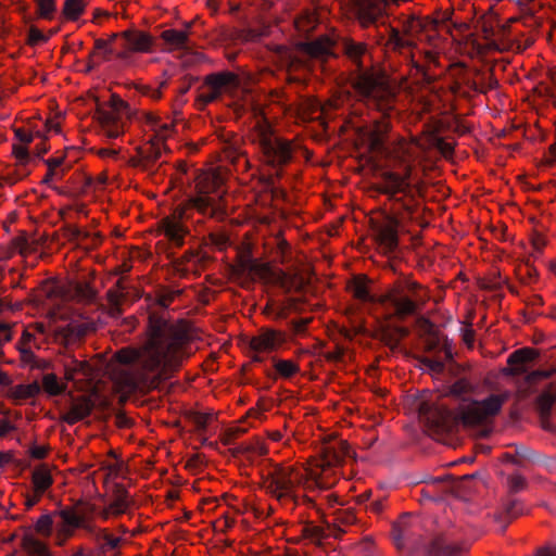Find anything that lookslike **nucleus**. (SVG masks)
I'll return each instance as SVG.
<instances>
[{"mask_svg":"<svg viewBox=\"0 0 556 556\" xmlns=\"http://www.w3.org/2000/svg\"><path fill=\"white\" fill-rule=\"evenodd\" d=\"M185 344L184 333L172 323L156 314L149 316L148 339L140 348H124L114 358L131 369L119 371L115 382L122 390L132 392L155 389L174 370Z\"/></svg>","mask_w":556,"mask_h":556,"instance_id":"1","label":"nucleus"},{"mask_svg":"<svg viewBox=\"0 0 556 556\" xmlns=\"http://www.w3.org/2000/svg\"><path fill=\"white\" fill-rule=\"evenodd\" d=\"M349 453V444L342 440L325 443L317 455L302 464L276 466L264 478L266 494L281 505H293L299 491L329 489L338 479V468Z\"/></svg>","mask_w":556,"mask_h":556,"instance_id":"2","label":"nucleus"},{"mask_svg":"<svg viewBox=\"0 0 556 556\" xmlns=\"http://www.w3.org/2000/svg\"><path fill=\"white\" fill-rule=\"evenodd\" d=\"M223 177L216 169L200 173L195 178V194L177 205L174 211L161 218L156 224V232L163 236L172 248L179 249L185 244L189 233L186 222L193 211L203 216L220 219L226 214Z\"/></svg>","mask_w":556,"mask_h":556,"instance_id":"3","label":"nucleus"},{"mask_svg":"<svg viewBox=\"0 0 556 556\" xmlns=\"http://www.w3.org/2000/svg\"><path fill=\"white\" fill-rule=\"evenodd\" d=\"M369 283L367 276L358 275L349 282L348 289L361 302L377 303L382 307L393 306L394 315L399 317L414 315L418 311V303L422 301L418 293L422 287L414 280H397L381 295H371Z\"/></svg>","mask_w":556,"mask_h":556,"instance_id":"4","label":"nucleus"},{"mask_svg":"<svg viewBox=\"0 0 556 556\" xmlns=\"http://www.w3.org/2000/svg\"><path fill=\"white\" fill-rule=\"evenodd\" d=\"M416 147L406 141H400L397 147L394 149V159L399 160L403 164V170H387L381 175V181L378 185V191L387 194L394 199L396 203H401L404 211L408 216H412L417 211V203L413 198L407 202H403L401 198H396L397 194H404L405 197L410 194L412 190V176L413 169L416 162Z\"/></svg>","mask_w":556,"mask_h":556,"instance_id":"5","label":"nucleus"},{"mask_svg":"<svg viewBox=\"0 0 556 556\" xmlns=\"http://www.w3.org/2000/svg\"><path fill=\"white\" fill-rule=\"evenodd\" d=\"M229 278L244 289H251L254 283L281 285L286 274L269 262L253 257L250 247H242L228 265Z\"/></svg>","mask_w":556,"mask_h":556,"instance_id":"6","label":"nucleus"},{"mask_svg":"<svg viewBox=\"0 0 556 556\" xmlns=\"http://www.w3.org/2000/svg\"><path fill=\"white\" fill-rule=\"evenodd\" d=\"M527 20L531 17H510L496 38L476 36L469 39L467 45L471 48V53L480 58H489L505 51H525L534 42L531 36H523L519 27L525 26Z\"/></svg>","mask_w":556,"mask_h":556,"instance_id":"7","label":"nucleus"},{"mask_svg":"<svg viewBox=\"0 0 556 556\" xmlns=\"http://www.w3.org/2000/svg\"><path fill=\"white\" fill-rule=\"evenodd\" d=\"M355 93L382 113L393 109L395 91L388 75L379 67L358 70L351 77Z\"/></svg>","mask_w":556,"mask_h":556,"instance_id":"8","label":"nucleus"},{"mask_svg":"<svg viewBox=\"0 0 556 556\" xmlns=\"http://www.w3.org/2000/svg\"><path fill=\"white\" fill-rule=\"evenodd\" d=\"M253 141L266 164L282 167L292 161L295 151L293 141L277 136L264 117L258 118L253 127Z\"/></svg>","mask_w":556,"mask_h":556,"instance_id":"9","label":"nucleus"},{"mask_svg":"<svg viewBox=\"0 0 556 556\" xmlns=\"http://www.w3.org/2000/svg\"><path fill=\"white\" fill-rule=\"evenodd\" d=\"M146 126L152 135L148 141L137 148V154L140 162L148 166L167 152L165 141L174 136L175 123L168 117L161 118L160 116L148 115Z\"/></svg>","mask_w":556,"mask_h":556,"instance_id":"10","label":"nucleus"},{"mask_svg":"<svg viewBox=\"0 0 556 556\" xmlns=\"http://www.w3.org/2000/svg\"><path fill=\"white\" fill-rule=\"evenodd\" d=\"M507 396L492 394L482 401H471L458 407L456 419L465 427H476L486 424L502 409Z\"/></svg>","mask_w":556,"mask_h":556,"instance_id":"11","label":"nucleus"},{"mask_svg":"<svg viewBox=\"0 0 556 556\" xmlns=\"http://www.w3.org/2000/svg\"><path fill=\"white\" fill-rule=\"evenodd\" d=\"M55 522L53 531V542L56 546H64L72 538H74L78 529L87 532L94 531V525L86 515L77 511L75 507H64L55 510Z\"/></svg>","mask_w":556,"mask_h":556,"instance_id":"12","label":"nucleus"},{"mask_svg":"<svg viewBox=\"0 0 556 556\" xmlns=\"http://www.w3.org/2000/svg\"><path fill=\"white\" fill-rule=\"evenodd\" d=\"M400 222L396 217L380 213L370 218L371 238L380 253L388 255L399 247Z\"/></svg>","mask_w":556,"mask_h":556,"instance_id":"13","label":"nucleus"},{"mask_svg":"<svg viewBox=\"0 0 556 556\" xmlns=\"http://www.w3.org/2000/svg\"><path fill=\"white\" fill-rule=\"evenodd\" d=\"M125 108V102L115 96H112L109 104L97 108L96 118L103 136L115 139L125 132V121L121 113V109Z\"/></svg>","mask_w":556,"mask_h":556,"instance_id":"14","label":"nucleus"},{"mask_svg":"<svg viewBox=\"0 0 556 556\" xmlns=\"http://www.w3.org/2000/svg\"><path fill=\"white\" fill-rule=\"evenodd\" d=\"M113 39L118 40V51L116 59L127 60L131 53H150L153 48V37L139 29H127L118 34H113Z\"/></svg>","mask_w":556,"mask_h":556,"instance_id":"15","label":"nucleus"},{"mask_svg":"<svg viewBox=\"0 0 556 556\" xmlns=\"http://www.w3.org/2000/svg\"><path fill=\"white\" fill-rule=\"evenodd\" d=\"M384 313L378 323L377 337L391 349L396 348L400 342L408 334V329L400 326L396 321H402L409 315L399 317L394 315V307L389 305L383 307Z\"/></svg>","mask_w":556,"mask_h":556,"instance_id":"16","label":"nucleus"},{"mask_svg":"<svg viewBox=\"0 0 556 556\" xmlns=\"http://www.w3.org/2000/svg\"><path fill=\"white\" fill-rule=\"evenodd\" d=\"M386 114L387 113H383V116L371 125L358 128V144L366 148L371 153H379L384 148L387 135L391 127L390 121Z\"/></svg>","mask_w":556,"mask_h":556,"instance_id":"17","label":"nucleus"},{"mask_svg":"<svg viewBox=\"0 0 556 556\" xmlns=\"http://www.w3.org/2000/svg\"><path fill=\"white\" fill-rule=\"evenodd\" d=\"M283 334L274 329H262L256 336L250 339V350L253 352L251 358L254 362H262V355L276 351L283 343Z\"/></svg>","mask_w":556,"mask_h":556,"instance_id":"18","label":"nucleus"},{"mask_svg":"<svg viewBox=\"0 0 556 556\" xmlns=\"http://www.w3.org/2000/svg\"><path fill=\"white\" fill-rule=\"evenodd\" d=\"M419 417L429 429L435 432L447 430L452 421L450 409L439 404L430 406L427 403H422L419 407Z\"/></svg>","mask_w":556,"mask_h":556,"instance_id":"19","label":"nucleus"},{"mask_svg":"<svg viewBox=\"0 0 556 556\" xmlns=\"http://www.w3.org/2000/svg\"><path fill=\"white\" fill-rule=\"evenodd\" d=\"M134 504L132 497L129 492L117 485L113 493V500L100 511L99 517L106 521L111 518H117L126 514Z\"/></svg>","mask_w":556,"mask_h":556,"instance_id":"20","label":"nucleus"},{"mask_svg":"<svg viewBox=\"0 0 556 556\" xmlns=\"http://www.w3.org/2000/svg\"><path fill=\"white\" fill-rule=\"evenodd\" d=\"M388 0H357L355 14L363 27L376 23L383 14Z\"/></svg>","mask_w":556,"mask_h":556,"instance_id":"21","label":"nucleus"},{"mask_svg":"<svg viewBox=\"0 0 556 556\" xmlns=\"http://www.w3.org/2000/svg\"><path fill=\"white\" fill-rule=\"evenodd\" d=\"M540 353L533 348H522L514 351L507 359L509 368L505 369L507 375H521L526 372V365L539 357Z\"/></svg>","mask_w":556,"mask_h":556,"instance_id":"22","label":"nucleus"},{"mask_svg":"<svg viewBox=\"0 0 556 556\" xmlns=\"http://www.w3.org/2000/svg\"><path fill=\"white\" fill-rule=\"evenodd\" d=\"M92 408L93 402L90 397L85 395L78 396L72 402L67 412L62 416V419L68 425H74L89 416Z\"/></svg>","mask_w":556,"mask_h":556,"instance_id":"23","label":"nucleus"},{"mask_svg":"<svg viewBox=\"0 0 556 556\" xmlns=\"http://www.w3.org/2000/svg\"><path fill=\"white\" fill-rule=\"evenodd\" d=\"M21 546L28 556H52L48 543L29 531L23 535Z\"/></svg>","mask_w":556,"mask_h":556,"instance_id":"24","label":"nucleus"},{"mask_svg":"<svg viewBox=\"0 0 556 556\" xmlns=\"http://www.w3.org/2000/svg\"><path fill=\"white\" fill-rule=\"evenodd\" d=\"M31 489L45 494L53 484L51 469L42 464L34 468L30 477Z\"/></svg>","mask_w":556,"mask_h":556,"instance_id":"25","label":"nucleus"},{"mask_svg":"<svg viewBox=\"0 0 556 556\" xmlns=\"http://www.w3.org/2000/svg\"><path fill=\"white\" fill-rule=\"evenodd\" d=\"M205 80L217 90L220 96L238 85V76L230 72L211 74L205 77Z\"/></svg>","mask_w":556,"mask_h":556,"instance_id":"26","label":"nucleus"},{"mask_svg":"<svg viewBox=\"0 0 556 556\" xmlns=\"http://www.w3.org/2000/svg\"><path fill=\"white\" fill-rule=\"evenodd\" d=\"M415 24L418 23L413 21L409 26H404L402 31L394 27H391L389 30L387 46L397 50L413 46L414 39L410 33L408 31V28L414 27Z\"/></svg>","mask_w":556,"mask_h":556,"instance_id":"27","label":"nucleus"},{"mask_svg":"<svg viewBox=\"0 0 556 556\" xmlns=\"http://www.w3.org/2000/svg\"><path fill=\"white\" fill-rule=\"evenodd\" d=\"M91 533L94 534L97 541L104 542L101 548L105 552L116 551L126 543L123 536H115L106 528H97L94 526V531Z\"/></svg>","mask_w":556,"mask_h":556,"instance_id":"28","label":"nucleus"},{"mask_svg":"<svg viewBox=\"0 0 556 556\" xmlns=\"http://www.w3.org/2000/svg\"><path fill=\"white\" fill-rule=\"evenodd\" d=\"M161 39L172 49H184L189 39L188 30L165 29L161 33Z\"/></svg>","mask_w":556,"mask_h":556,"instance_id":"29","label":"nucleus"},{"mask_svg":"<svg viewBox=\"0 0 556 556\" xmlns=\"http://www.w3.org/2000/svg\"><path fill=\"white\" fill-rule=\"evenodd\" d=\"M333 42L328 37H320L314 41L303 45V49L307 54L314 58H320L331 53Z\"/></svg>","mask_w":556,"mask_h":556,"instance_id":"30","label":"nucleus"},{"mask_svg":"<svg viewBox=\"0 0 556 556\" xmlns=\"http://www.w3.org/2000/svg\"><path fill=\"white\" fill-rule=\"evenodd\" d=\"M55 510L40 515L34 523V532L43 538L53 536Z\"/></svg>","mask_w":556,"mask_h":556,"instance_id":"31","label":"nucleus"},{"mask_svg":"<svg viewBox=\"0 0 556 556\" xmlns=\"http://www.w3.org/2000/svg\"><path fill=\"white\" fill-rule=\"evenodd\" d=\"M247 422H241V419L235 424L226 428L220 434V442L224 445L233 444L239 438L245 434L252 425L245 426Z\"/></svg>","mask_w":556,"mask_h":556,"instance_id":"32","label":"nucleus"},{"mask_svg":"<svg viewBox=\"0 0 556 556\" xmlns=\"http://www.w3.org/2000/svg\"><path fill=\"white\" fill-rule=\"evenodd\" d=\"M87 5V0H65L62 9L63 17L71 22L77 21L84 14Z\"/></svg>","mask_w":556,"mask_h":556,"instance_id":"33","label":"nucleus"},{"mask_svg":"<svg viewBox=\"0 0 556 556\" xmlns=\"http://www.w3.org/2000/svg\"><path fill=\"white\" fill-rule=\"evenodd\" d=\"M78 375L90 376V366L86 362L71 358L64 363V377L66 380H74Z\"/></svg>","mask_w":556,"mask_h":556,"instance_id":"34","label":"nucleus"},{"mask_svg":"<svg viewBox=\"0 0 556 556\" xmlns=\"http://www.w3.org/2000/svg\"><path fill=\"white\" fill-rule=\"evenodd\" d=\"M40 391L38 383L16 384L9 391V396L15 401H25L35 397Z\"/></svg>","mask_w":556,"mask_h":556,"instance_id":"35","label":"nucleus"},{"mask_svg":"<svg viewBox=\"0 0 556 556\" xmlns=\"http://www.w3.org/2000/svg\"><path fill=\"white\" fill-rule=\"evenodd\" d=\"M318 24V16L315 10L303 11L294 21L295 28L300 33L307 34Z\"/></svg>","mask_w":556,"mask_h":556,"instance_id":"36","label":"nucleus"},{"mask_svg":"<svg viewBox=\"0 0 556 556\" xmlns=\"http://www.w3.org/2000/svg\"><path fill=\"white\" fill-rule=\"evenodd\" d=\"M116 51H118V40L113 39V35L109 39H96L93 52L91 55H96L98 53H103L105 60L110 59V55H114L116 58Z\"/></svg>","mask_w":556,"mask_h":556,"instance_id":"37","label":"nucleus"},{"mask_svg":"<svg viewBox=\"0 0 556 556\" xmlns=\"http://www.w3.org/2000/svg\"><path fill=\"white\" fill-rule=\"evenodd\" d=\"M556 401V387L551 384L538 397L536 404L542 418L548 416L553 404Z\"/></svg>","mask_w":556,"mask_h":556,"instance_id":"38","label":"nucleus"},{"mask_svg":"<svg viewBox=\"0 0 556 556\" xmlns=\"http://www.w3.org/2000/svg\"><path fill=\"white\" fill-rule=\"evenodd\" d=\"M125 287L123 285V280L118 279L114 287L108 290L106 299L112 309L121 313L119 306L125 300L124 294Z\"/></svg>","mask_w":556,"mask_h":556,"instance_id":"39","label":"nucleus"},{"mask_svg":"<svg viewBox=\"0 0 556 556\" xmlns=\"http://www.w3.org/2000/svg\"><path fill=\"white\" fill-rule=\"evenodd\" d=\"M37 16L41 20L52 21L56 13L55 0H34Z\"/></svg>","mask_w":556,"mask_h":556,"instance_id":"40","label":"nucleus"},{"mask_svg":"<svg viewBox=\"0 0 556 556\" xmlns=\"http://www.w3.org/2000/svg\"><path fill=\"white\" fill-rule=\"evenodd\" d=\"M42 388L49 395H59L66 387L59 381L54 374H47L42 378Z\"/></svg>","mask_w":556,"mask_h":556,"instance_id":"41","label":"nucleus"},{"mask_svg":"<svg viewBox=\"0 0 556 556\" xmlns=\"http://www.w3.org/2000/svg\"><path fill=\"white\" fill-rule=\"evenodd\" d=\"M274 368L282 378H291L300 371L299 365L291 359H279Z\"/></svg>","mask_w":556,"mask_h":556,"instance_id":"42","label":"nucleus"},{"mask_svg":"<svg viewBox=\"0 0 556 556\" xmlns=\"http://www.w3.org/2000/svg\"><path fill=\"white\" fill-rule=\"evenodd\" d=\"M302 535L313 544H320L326 536L325 531L320 526L307 523L302 528Z\"/></svg>","mask_w":556,"mask_h":556,"instance_id":"43","label":"nucleus"},{"mask_svg":"<svg viewBox=\"0 0 556 556\" xmlns=\"http://www.w3.org/2000/svg\"><path fill=\"white\" fill-rule=\"evenodd\" d=\"M345 54L354 62L358 63L361 58L366 53L367 46L363 42L346 40L344 42Z\"/></svg>","mask_w":556,"mask_h":556,"instance_id":"44","label":"nucleus"},{"mask_svg":"<svg viewBox=\"0 0 556 556\" xmlns=\"http://www.w3.org/2000/svg\"><path fill=\"white\" fill-rule=\"evenodd\" d=\"M220 97L219 92L215 90L206 80L198 90L197 100L202 104L214 102Z\"/></svg>","mask_w":556,"mask_h":556,"instance_id":"45","label":"nucleus"},{"mask_svg":"<svg viewBox=\"0 0 556 556\" xmlns=\"http://www.w3.org/2000/svg\"><path fill=\"white\" fill-rule=\"evenodd\" d=\"M472 392V384L467 379H459L451 386L448 394L454 397L462 399Z\"/></svg>","mask_w":556,"mask_h":556,"instance_id":"46","label":"nucleus"},{"mask_svg":"<svg viewBox=\"0 0 556 556\" xmlns=\"http://www.w3.org/2000/svg\"><path fill=\"white\" fill-rule=\"evenodd\" d=\"M343 101H344V99L342 96H333L332 98L327 100L319 108L323 117L331 118L332 112L339 110L343 105Z\"/></svg>","mask_w":556,"mask_h":556,"instance_id":"47","label":"nucleus"},{"mask_svg":"<svg viewBox=\"0 0 556 556\" xmlns=\"http://www.w3.org/2000/svg\"><path fill=\"white\" fill-rule=\"evenodd\" d=\"M15 138L18 140L17 143H22L25 146H28L35 137L41 138V132L37 130L36 132H33L31 130L27 128H16L14 130Z\"/></svg>","mask_w":556,"mask_h":556,"instance_id":"48","label":"nucleus"},{"mask_svg":"<svg viewBox=\"0 0 556 556\" xmlns=\"http://www.w3.org/2000/svg\"><path fill=\"white\" fill-rule=\"evenodd\" d=\"M406 523V518L401 519L399 522L393 525L392 535L393 541L399 549L403 547V539L407 535L405 528H402Z\"/></svg>","mask_w":556,"mask_h":556,"instance_id":"49","label":"nucleus"},{"mask_svg":"<svg viewBox=\"0 0 556 556\" xmlns=\"http://www.w3.org/2000/svg\"><path fill=\"white\" fill-rule=\"evenodd\" d=\"M12 154L20 165H26L29 162L28 148L22 143L12 144Z\"/></svg>","mask_w":556,"mask_h":556,"instance_id":"50","label":"nucleus"},{"mask_svg":"<svg viewBox=\"0 0 556 556\" xmlns=\"http://www.w3.org/2000/svg\"><path fill=\"white\" fill-rule=\"evenodd\" d=\"M213 418L211 413L197 412L191 415V421L197 430H205Z\"/></svg>","mask_w":556,"mask_h":556,"instance_id":"51","label":"nucleus"},{"mask_svg":"<svg viewBox=\"0 0 556 556\" xmlns=\"http://www.w3.org/2000/svg\"><path fill=\"white\" fill-rule=\"evenodd\" d=\"M50 36L45 35L38 27L30 26L28 29V38L27 42L30 46H36L42 42H47L49 40Z\"/></svg>","mask_w":556,"mask_h":556,"instance_id":"52","label":"nucleus"},{"mask_svg":"<svg viewBox=\"0 0 556 556\" xmlns=\"http://www.w3.org/2000/svg\"><path fill=\"white\" fill-rule=\"evenodd\" d=\"M61 123L62 117L60 115H54L52 117H48L45 122V134L43 136L47 137L51 134H59L61 131Z\"/></svg>","mask_w":556,"mask_h":556,"instance_id":"53","label":"nucleus"},{"mask_svg":"<svg viewBox=\"0 0 556 556\" xmlns=\"http://www.w3.org/2000/svg\"><path fill=\"white\" fill-rule=\"evenodd\" d=\"M56 333L62 337L66 343L72 342L80 334L77 327L71 323L65 327L59 328Z\"/></svg>","mask_w":556,"mask_h":556,"instance_id":"54","label":"nucleus"},{"mask_svg":"<svg viewBox=\"0 0 556 556\" xmlns=\"http://www.w3.org/2000/svg\"><path fill=\"white\" fill-rule=\"evenodd\" d=\"M266 408L258 402L254 407L250 408L247 414L241 418V422H248L249 419L261 420L264 416Z\"/></svg>","mask_w":556,"mask_h":556,"instance_id":"55","label":"nucleus"},{"mask_svg":"<svg viewBox=\"0 0 556 556\" xmlns=\"http://www.w3.org/2000/svg\"><path fill=\"white\" fill-rule=\"evenodd\" d=\"M555 374H556V366H553V367H551L548 369L535 370V371L530 372L527 376V381L532 383V382H534L536 380H540V379H547V378L552 377Z\"/></svg>","mask_w":556,"mask_h":556,"instance_id":"56","label":"nucleus"},{"mask_svg":"<svg viewBox=\"0 0 556 556\" xmlns=\"http://www.w3.org/2000/svg\"><path fill=\"white\" fill-rule=\"evenodd\" d=\"M476 339V331L472 328L471 321L466 324L462 329V340L469 348L472 349Z\"/></svg>","mask_w":556,"mask_h":556,"instance_id":"57","label":"nucleus"},{"mask_svg":"<svg viewBox=\"0 0 556 556\" xmlns=\"http://www.w3.org/2000/svg\"><path fill=\"white\" fill-rule=\"evenodd\" d=\"M210 242L215 245L219 251H223L227 248L229 238L227 235L217 232V233H211L208 236Z\"/></svg>","mask_w":556,"mask_h":556,"instance_id":"58","label":"nucleus"},{"mask_svg":"<svg viewBox=\"0 0 556 556\" xmlns=\"http://www.w3.org/2000/svg\"><path fill=\"white\" fill-rule=\"evenodd\" d=\"M45 494L31 489V491L27 492L24 497H25V501H24V505L26 507V509H30L33 508L35 505H37L42 496Z\"/></svg>","mask_w":556,"mask_h":556,"instance_id":"59","label":"nucleus"},{"mask_svg":"<svg viewBox=\"0 0 556 556\" xmlns=\"http://www.w3.org/2000/svg\"><path fill=\"white\" fill-rule=\"evenodd\" d=\"M65 167H52V168H48V172L45 176V181L48 182V181H59L61 180L64 175H65Z\"/></svg>","mask_w":556,"mask_h":556,"instance_id":"60","label":"nucleus"},{"mask_svg":"<svg viewBox=\"0 0 556 556\" xmlns=\"http://www.w3.org/2000/svg\"><path fill=\"white\" fill-rule=\"evenodd\" d=\"M546 244L547 240L544 235L540 232H534L531 236V245L536 252L542 253Z\"/></svg>","mask_w":556,"mask_h":556,"instance_id":"61","label":"nucleus"},{"mask_svg":"<svg viewBox=\"0 0 556 556\" xmlns=\"http://www.w3.org/2000/svg\"><path fill=\"white\" fill-rule=\"evenodd\" d=\"M250 450L260 456H264V455L268 454V452H269L267 444L261 438H255L253 440V442L251 443Z\"/></svg>","mask_w":556,"mask_h":556,"instance_id":"62","label":"nucleus"},{"mask_svg":"<svg viewBox=\"0 0 556 556\" xmlns=\"http://www.w3.org/2000/svg\"><path fill=\"white\" fill-rule=\"evenodd\" d=\"M437 148L441 151V153L445 156L452 155L454 152V144L452 142H447L442 138L437 140Z\"/></svg>","mask_w":556,"mask_h":556,"instance_id":"63","label":"nucleus"},{"mask_svg":"<svg viewBox=\"0 0 556 556\" xmlns=\"http://www.w3.org/2000/svg\"><path fill=\"white\" fill-rule=\"evenodd\" d=\"M543 161L546 165L549 166L556 163V142L548 147L547 152L544 154Z\"/></svg>","mask_w":556,"mask_h":556,"instance_id":"64","label":"nucleus"}]
</instances>
